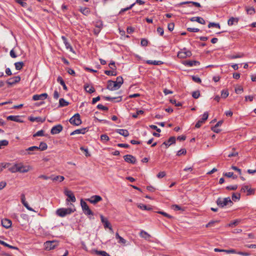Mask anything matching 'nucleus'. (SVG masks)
Here are the masks:
<instances>
[{
  "label": "nucleus",
  "mask_w": 256,
  "mask_h": 256,
  "mask_svg": "<svg viewBox=\"0 0 256 256\" xmlns=\"http://www.w3.org/2000/svg\"><path fill=\"white\" fill-rule=\"evenodd\" d=\"M62 38L65 44V46L67 49H70V51L72 50V48L70 46V44L68 42L67 38L64 36H62Z\"/></svg>",
  "instance_id": "23"
},
{
  "label": "nucleus",
  "mask_w": 256,
  "mask_h": 256,
  "mask_svg": "<svg viewBox=\"0 0 256 256\" xmlns=\"http://www.w3.org/2000/svg\"><path fill=\"white\" fill-rule=\"evenodd\" d=\"M103 98L106 100H109L111 102H114V100L117 99V100L116 101V102H120L122 100V96H118V97H114L112 98L108 96H104Z\"/></svg>",
  "instance_id": "20"
},
{
  "label": "nucleus",
  "mask_w": 256,
  "mask_h": 256,
  "mask_svg": "<svg viewBox=\"0 0 256 256\" xmlns=\"http://www.w3.org/2000/svg\"><path fill=\"white\" fill-rule=\"evenodd\" d=\"M200 96V92L199 90H196L193 92L192 93V96L194 98H198Z\"/></svg>",
  "instance_id": "47"
},
{
  "label": "nucleus",
  "mask_w": 256,
  "mask_h": 256,
  "mask_svg": "<svg viewBox=\"0 0 256 256\" xmlns=\"http://www.w3.org/2000/svg\"><path fill=\"white\" fill-rule=\"evenodd\" d=\"M229 94L228 92V90H222L221 92V96L222 98H226L228 96Z\"/></svg>",
  "instance_id": "42"
},
{
  "label": "nucleus",
  "mask_w": 256,
  "mask_h": 256,
  "mask_svg": "<svg viewBox=\"0 0 256 256\" xmlns=\"http://www.w3.org/2000/svg\"><path fill=\"white\" fill-rule=\"evenodd\" d=\"M178 56L180 58H186L185 54H184V52L182 50V51L180 52H179L178 54Z\"/></svg>",
  "instance_id": "61"
},
{
  "label": "nucleus",
  "mask_w": 256,
  "mask_h": 256,
  "mask_svg": "<svg viewBox=\"0 0 256 256\" xmlns=\"http://www.w3.org/2000/svg\"><path fill=\"white\" fill-rule=\"evenodd\" d=\"M8 144V142L7 140H0V149L2 148L3 146H6Z\"/></svg>",
  "instance_id": "45"
},
{
  "label": "nucleus",
  "mask_w": 256,
  "mask_h": 256,
  "mask_svg": "<svg viewBox=\"0 0 256 256\" xmlns=\"http://www.w3.org/2000/svg\"><path fill=\"white\" fill-rule=\"evenodd\" d=\"M88 130V128H82L81 129H78L72 132L70 135H74L75 134H84Z\"/></svg>",
  "instance_id": "19"
},
{
  "label": "nucleus",
  "mask_w": 256,
  "mask_h": 256,
  "mask_svg": "<svg viewBox=\"0 0 256 256\" xmlns=\"http://www.w3.org/2000/svg\"><path fill=\"white\" fill-rule=\"evenodd\" d=\"M170 102L173 104H174L176 106H182V104L180 102H177L176 100L175 99H171L170 100Z\"/></svg>",
  "instance_id": "44"
},
{
  "label": "nucleus",
  "mask_w": 256,
  "mask_h": 256,
  "mask_svg": "<svg viewBox=\"0 0 256 256\" xmlns=\"http://www.w3.org/2000/svg\"><path fill=\"white\" fill-rule=\"evenodd\" d=\"M158 214H161L165 217H166L168 218H172V216L169 214L166 213V212L162 211H158L157 212Z\"/></svg>",
  "instance_id": "50"
},
{
  "label": "nucleus",
  "mask_w": 256,
  "mask_h": 256,
  "mask_svg": "<svg viewBox=\"0 0 256 256\" xmlns=\"http://www.w3.org/2000/svg\"><path fill=\"white\" fill-rule=\"evenodd\" d=\"M192 80L196 82H197V83H201L202 82V80L201 79L198 77V76H192Z\"/></svg>",
  "instance_id": "53"
},
{
  "label": "nucleus",
  "mask_w": 256,
  "mask_h": 256,
  "mask_svg": "<svg viewBox=\"0 0 256 256\" xmlns=\"http://www.w3.org/2000/svg\"><path fill=\"white\" fill-rule=\"evenodd\" d=\"M67 72L70 75H72V76H75L76 75V72H75L74 71V70L70 68H68L67 69Z\"/></svg>",
  "instance_id": "63"
},
{
  "label": "nucleus",
  "mask_w": 256,
  "mask_h": 256,
  "mask_svg": "<svg viewBox=\"0 0 256 256\" xmlns=\"http://www.w3.org/2000/svg\"><path fill=\"white\" fill-rule=\"evenodd\" d=\"M3 246H6L10 248H11V249H14V250H19L18 248L16 247V246H11L7 243H6V242H4V244H3Z\"/></svg>",
  "instance_id": "55"
},
{
  "label": "nucleus",
  "mask_w": 256,
  "mask_h": 256,
  "mask_svg": "<svg viewBox=\"0 0 256 256\" xmlns=\"http://www.w3.org/2000/svg\"><path fill=\"white\" fill-rule=\"evenodd\" d=\"M238 188L237 185L230 186L226 187V189L228 190H236Z\"/></svg>",
  "instance_id": "60"
},
{
  "label": "nucleus",
  "mask_w": 256,
  "mask_h": 256,
  "mask_svg": "<svg viewBox=\"0 0 256 256\" xmlns=\"http://www.w3.org/2000/svg\"><path fill=\"white\" fill-rule=\"evenodd\" d=\"M64 194L68 196V198L66 200L67 202H74L76 201V198L71 190L66 189L64 190Z\"/></svg>",
  "instance_id": "6"
},
{
  "label": "nucleus",
  "mask_w": 256,
  "mask_h": 256,
  "mask_svg": "<svg viewBox=\"0 0 256 256\" xmlns=\"http://www.w3.org/2000/svg\"><path fill=\"white\" fill-rule=\"evenodd\" d=\"M186 150L185 148H182L178 152L176 155L178 156H180L182 154H184V155L186 154Z\"/></svg>",
  "instance_id": "51"
},
{
  "label": "nucleus",
  "mask_w": 256,
  "mask_h": 256,
  "mask_svg": "<svg viewBox=\"0 0 256 256\" xmlns=\"http://www.w3.org/2000/svg\"><path fill=\"white\" fill-rule=\"evenodd\" d=\"M96 108L98 109L102 110H104V111H107L108 110V107L104 106L103 105H102L101 104H98Z\"/></svg>",
  "instance_id": "54"
},
{
  "label": "nucleus",
  "mask_w": 256,
  "mask_h": 256,
  "mask_svg": "<svg viewBox=\"0 0 256 256\" xmlns=\"http://www.w3.org/2000/svg\"><path fill=\"white\" fill-rule=\"evenodd\" d=\"M75 211L71 208H60L56 210V214L60 217H64L68 214H70Z\"/></svg>",
  "instance_id": "1"
},
{
  "label": "nucleus",
  "mask_w": 256,
  "mask_h": 256,
  "mask_svg": "<svg viewBox=\"0 0 256 256\" xmlns=\"http://www.w3.org/2000/svg\"><path fill=\"white\" fill-rule=\"evenodd\" d=\"M176 142V138L174 136H171L169 138L168 141L164 142L162 145H165L166 148H168L171 144Z\"/></svg>",
  "instance_id": "15"
},
{
  "label": "nucleus",
  "mask_w": 256,
  "mask_h": 256,
  "mask_svg": "<svg viewBox=\"0 0 256 256\" xmlns=\"http://www.w3.org/2000/svg\"><path fill=\"white\" fill-rule=\"evenodd\" d=\"M20 80V76H16L12 78L8 79L6 81V83L12 86L18 82Z\"/></svg>",
  "instance_id": "12"
},
{
  "label": "nucleus",
  "mask_w": 256,
  "mask_h": 256,
  "mask_svg": "<svg viewBox=\"0 0 256 256\" xmlns=\"http://www.w3.org/2000/svg\"><path fill=\"white\" fill-rule=\"evenodd\" d=\"M46 250H50L54 249L56 246V243L54 241H48L44 243Z\"/></svg>",
  "instance_id": "9"
},
{
  "label": "nucleus",
  "mask_w": 256,
  "mask_h": 256,
  "mask_svg": "<svg viewBox=\"0 0 256 256\" xmlns=\"http://www.w3.org/2000/svg\"><path fill=\"white\" fill-rule=\"evenodd\" d=\"M166 174L164 172H160L157 174V177L159 178H161L165 176Z\"/></svg>",
  "instance_id": "64"
},
{
  "label": "nucleus",
  "mask_w": 256,
  "mask_h": 256,
  "mask_svg": "<svg viewBox=\"0 0 256 256\" xmlns=\"http://www.w3.org/2000/svg\"><path fill=\"white\" fill-rule=\"evenodd\" d=\"M182 50L184 52L186 57H190L192 54V52L189 50H187L186 48H184Z\"/></svg>",
  "instance_id": "57"
},
{
  "label": "nucleus",
  "mask_w": 256,
  "mask_h": 256,
  "mask_svg": "<svg viewBox=\"0 0 256 256\" xmlns=\"http://www.w3.org/2000/svg\"><path fill=\"white\" fill-rule=\"evenodd\" d=\"M80 205L84 213L86 216H94V212L90 208L87 204L82 199L80 200Z\"/></svg>",
  "instance_id": "3"
},
{
  "label": "nucleus",
  "mask_w": 256,
  "mask_h": 256,
  "mask_svg": "<svg viewBox=\"0 0 256 256\" xmlns=\"http://www.w3.org/2000/svg\"><path fill=\"white\" fill-rule=\"evenodd\" d=\"M80 150H82V151H84V152H85V156H86V157H88V156H90V154H89L88 152V149L87 148H84V147L83 146H81L80 148Z\"/></svg>",
  "instance_id": "52"
},
{
  "label": "nucleus",
  "mask_w": 256,
  "mask_h": 256,
  "mask_svg": "<svg viewBox=\"0 0 256 256\" xmlns=\"http://www.w3.org/2000/svg\"><path fill=\"white\" fill-rule=\"evenodd\" d=\"M80 11L84 15L87 16L90 13V8L86 7H81Z\"/></svg>",
  "instance_id": "28"
},
{
  "label": "nucleus",
  "mask_w": 256,
  "mask_h": 256,
  "mask_svg": "<svg viewBox=\"0 0 256 256\" xmlns=\"http://www.w3.org/2000/svg\"><path fill=\"white\" fill-rule=\"evenodd\" d=\"M2 225L6 228H8L12 226V221L10 220L4 218L2 220Z\"/></svg>",
  "instance_id": "14"
},
{
  "label": "nucleus",
  "mask_w": 256,
  "mask_h": 256,
  "mask_svg": "<svg viewBox=\"0 0 256 256\" xmlns=\"http://www.w3.org/2000/svg\"><path fill=\"white\" fill-rule=\"evenodd\" d=\"M172 208L174 210H184V209L183 208H182V207H180V206H178V204H174V205H172Z\"/></svg>",
  "instance_id": "58"
},
{
  "label": "nucleus",
  "mask_w": 256,
  "mask_h": 256,
  "mask_svg": "<svg viewBox=\"0 0 256 256\" xmlns=\"http://www.w3.org/2000/svg\"><path fill=\"white\" fill-rule=\"evenodd\" d=\"M184 64L185 66H192L200 65V62L197 60H186L184 62Z\"/></svg>",
  "instance_id": "16"
},
{
  "label": "nucleus",
  "mask_w": 256,
  "mask_h": 256,
  "mask_svg": "<svg viewBox=\"0 0 256 256\" xmlns=\"http://www.w3.org/2000/svg\"><path fill=\"white\" fill-rule=\"evenodd\" d=\"M238 18H234V17H232L228 20V26H231L234 24V22H236V23H238Z\"/></svg>",
  "instance_id": "29"
},
{
  "label": "nucleus",
  "mask_w": 256,
  "mask_h": 256,
  "mask_svg": "<svg viewBox=\"0 0 256 256\" xmlns=\"http://www.w3.org/2000/svg\"><path fill=\"white\" fill-rule=\"evenodd\" d=\"M69 104V102L66 101L64 98H61L59 100V107H64Z\"/></svg>",
  "instance_id": "27"
},
{
  "label": "nucleus",
  "mask_w": 256,
  "mask_h": 256,
  "mask_svg": "<svg viewBox=\"0 0 256 256\" xmlns=\"http://www.w3.org/2000/svg\"><path fill=\"white\" fill-rule=\"evenodd\" d=\"M124 160L130 164H134L136 163V160L134 156L130 154H127L124 156Z\"/></svg>",
  "instance_id": "11"
},
{
  "label": "nucleus",
  "mask_w": 256,
  "mask_h": 256,
  "mask_svg": "<svg viewBox=\"0 0 256 256\" xmlns=\"http://www.w3.org/2000/svg\"><path fill=\"white\" fill-rule=\"evenodd\" d=\"M116 132L120 134L123 136L124 137H127L129 136V132L126 130L118 129L116 130Z\"/></svg>",
  "instance_id": "22"
},
{
  "label": "nucleus",
  "mask_w": 256,
  "mask_h": 256,
  "mask_svg": "<svg viewBox=\"0 0 256 256\" xmlns=\"http://www.w3.org/2000/svg\"><path fill=\"white\" fill-rule=\"evenodd\" d=\"M110 68L112 70H116V66L114 62L112 60L108 64Z\"/></svg>",
  "instance_id": "39"
},
{
  "label": "nucleus",
  "mask_w": 256,
  "mask_h": 256,
  "mask_svg": "<svg viewBox=\"0 0 256 256\" xmlns=\"http://www.w3.org/2000/svg\"><path fill=\"white\" fill-rule=\"evenodd\" d=\"M64 178L62 176H58L54 178L52 177V180L53 181L59 180L60 182H61L63 181L64 180Z\"/></svg>",
  "instance_id": "38"
},
{
  "label": "nucleus",
  "mask_w": 256,
  "mask_h": 256,
  "mask_svg": "<svg viewBox=\"0 0 256 256\" xmlns=\"http://www.w3.org/2000/svg\"><path fill=\"white\" fill-rule=\"evenodd\" d=\"M208 114L207 112H204V114H202V118L200 120H202L204 122H205V121L208 119Z\"/></svg>",
  "instance_id": "59"
},
{
  "label": "nucleus",
  "mask_w": 256,
  "mask_h": 256,
  "mask_svg": "<svg viewBox=\"0 0 256 256\" xmlns=\"http://www.w3.org/2000/svg\"><path fill=\"white\" fill-rule=\"evenodd\" d=\"M140 236L141 237L146 240L150 238V236L148 232L144 230L140 232Z\"/></svg>",
  "instance_id": "34"
},
{
  "label": "nucleus",
  "mask_w": 256,
  "mask_h": 256,
  "mask_svg": "<svg viewBox=\"0 0 256 256\" xmlns=\"http://www.w3.org/2000/svg\"><path fill=\"white\" fill-rule=\"evenodd\" d=\"M120 88V86L115 81L109 80L108 81L106 88L111 90L114 91L119 89Z\"/></svg>",
  "instance_id": "5"
},
{
  "label": "nucleus",
  "mask_w": 256,
  "mask_h": 256,
  "mask_svg": "<svg viewBox=\"0 0 256 256\" xmlns=\"http://www.w3.org/2000/svg\"><path fill=\"white\" fill-rule=\"evenodd\" d=\"M57 81L62 86L64 90H68V87L66 85L64 80L61 76H58L57 78Z\"/></svg>",
  "instance_id": "25"
},
{
  "label": "nucleus",
  "mask_w": 256,
  "mask_h": 256,
  "mask_svg": "<svg viewBox=\"0 0 256 256\" xmlns=\"http://www.w3.org/2000/svg\"><path fill=\"white\" fill-rule=\"evenodd\" d=\"M102 200V198L100 196L95 195L91 196L90 198L86 199V200L88 201L90 203L92 204H96L97 202L101 201Z\"/></svg>",
  "instance_id": "10"
},
{
  "label": "nucleus",
  "mask_w": 256,
  "mask_h": 256,
  "mask_svg": "<svg viewBox=\"0 0 256 256\" xmlns=\"http://www.w3.org/2000/svg\"><path fill=\"white\" fill-rule=\"evenodd\" d=\"M7 120L19 122H23V120H20L19 116H9L7 117Z\"/></svg>",
  "instance_id": "17"
},
{
  "label": "nucleus",
  "mask_w": 256,
  "mask_h": 256,
  "mask_svg": "<svg viewBox=\"0 0 256 256\" xmlns=\"http://www.w3.org/2000/svg\"><path fill=\"white\" fill-rule=\"evenodd\" d=\"M140 44L142 46H146L148 44V41L146 39L142 38L141 40Z\"/></svg>",
  "instance_id": "62"
},
{
  "label": "nucleus",
  "mask_w": 256,
  "mask_h": 256,
  "mask_svg": "<svg viewBox=\"0 0 256 256\" xmlns=\"http://www.w3.org/2000/svg\"><path fill=\"white\" fill-rule=\"evenodd\" d=\"M138 206L142 210H151L152 208H148V206L144 204H140Z\"/></svg>",
  "instance_id": "43"
},
{
  "label": "nucleus",
  "mask_w": 256,
  "mask_h": 256,
  "mask_svg": "<svg viewBox=\"0 0 256 256\" xmlns=\"http://www.w3.org/2000/svg\"><path fill=\"white\" fill-rule=\"evenodd\" d=\"M100 217L101 222L104 224V228H108L110 230H112L110 224L108 221V219L105 218L102 215H100Z\"/></svg>",
  "instance_id": "13"
},
{
  "label": "nucleus",
  "mask_w": 256,
  "mask_h": 256,
  "mask_svg": "<svg viewBox=\"0 0 256 256\" xmlns=\"http://www.w3.org/2000/svg\"><path fill=\"white\" fill-rule=\"evenodd\" d=\"M216 203L218 206L221 208L226 206L228 203L232 204L230 197H227L224 198H218L216 202Z\"/></svg>",
  "instance_id": "2"
},
{
  "label": "nucleus",
  "mask_w": 256,
  "mask_h": 256,
  "mask_svg": "<svg viewBox=\"0 0 256 256\" xmlns=\"http://www.w3.org/2000/svg\"><path fill=\"white\" fill-rule=\"evenodd\" d=\"M16 69V70H20L24 66V63L22 62H16L14 64Z\"/></svg>",
  "instance_id": "33"
},
{
  "label": "nucleus",
  "mask_w": 256,
  "mask_h": 256,
  "mask_svg": "<svg viewBox=\"0 0 256 256\" xmlns=\"http://www.w3.org/2000/svg\"><path fill=\"white\" fill-rule=\"evenodd\" d=\"M208 27L209 28H210L211 27H215L218 28H220V24L218 23H215V22H210L208 24Z\"/></svg>",
  "instance_id": "40"
},
{
  "label": "nucleus",
  "mask_w": 256,
  "mask_h": 256,
  "mask_svg": "<svg viewBox=\"0 0 256 256\" xmlns=\"http://www.w3.org/2000/svg\"><path fill=\"white\" fill-rule=\"evenodd\" d=\"M18 172L21 173H25L28 172L30 170V166H24L22 162L18 163Z\"/></svg>",
  "instance_id": "7"
},
{
  "label": "nucleus",
  "mask_w": 256,
  "mask_h": 256,
  "mask_svg": "<svg viewBox=\"0 0 256 256\" xmlns=\"http://www.w3.org/2000/svg\"><path fill=\"white\" fill-rule=\"evenodd\" d=\"M246 10L248 14L253 15L255 14V9L253 7L246 8Z\"/></svg>",
  "instance_id": "36"
},
{
  "label": "nucleus",
  "mask_w": 256,
  "mask_h": 256,
  "mask_svg": "<svg viewBox=\"0 0 256 256\" xmlns=\"http://www.w3.org/2000/svg\"><path fill=\"white\" fill-rule=\"evenodd\" d=\"M84 89L89 94H92L95 92L94 88L92 86H90L88 84H85L84 85Z\"/></svg>",
  "instance_id": "21"
},
{
  "label": "nucleus",
  "mask_w": 256,
  "mask_h": 256,
  "mask_svg": "<svg viewBox=\"0 0 256 256\" xmlns=\"http://www.w3.org/2000/svg\"><path fill=\"white\" fill-rule=\"evenodd\" d=\"M146 63L149 64L153 65H160L164 64V62L160 60H148L146 61Z\"/></svg>",
  "instance_id": "26"
},
{
  "label": "nucleus",
  "mask_w": 256,
  "mask_h": 256,
  "mask_svg": "<svg viewBox=\"0 0 256 256\" xmlns=\"http://www.w3.org/2000/svg\"><path fill=\"white\" fill-rule=\"evenodd\" d=\"M93 251L98 255H100L102 256H110V254L105 251L98 250H94Z\"/></svg>",
  "instance_id": "30"
},
{
  "label": "nucleus",
  "mask_w": 256,
  "mask_h": 256,
  "mask_svg": "<svg viewBox=\"0 0 256 256\" xmlns=\"http://www.w3.org/2000/svg\"><path fill=\"white\" fill-rule=\"evenodd\" d=\"M44 136V131L43 130H40L37 132L36 134L33 135L34 137L36 136Z\"/></svg>",
  "instance_id": "49"
},
{
  "label": "nucleus",
  "mask_w": 256,
  "mask_h": 256,
  "mask_svg": "<svg viewBox=\"0 0 256 256\" xmlns=\"http://www.w3.org/2000/svg\"><path fill=\"white\" fill-rule=\"evenodd\" d=\"M63 130V126L62 125L59 124L53 126L50 130L52 134H59Z\"/></svg>",
  "instance_id": "8"
},
{
  "label": "nucleus",
  "mask_w": 256,
  "mask_h": 256,
  "mask_svg": "<svg viewBox=\"0 0 256 256\" xmlns=\"http://www.w3.org/2000/svg\"><path fill=\"white\" fill-rule=\"evenodd\" d=\"M240 198V194H234L233 193L232 194V200L234 201H236V200H239Z\"/></svg>",
  "instance_id": "41"
},
{
  "label": "nucleus",
  "mask_w": 256,
  "mask_h": 256,
  "mask_svg": "<svg viewBox=\"0 0 256 256\" xmlns=\"http://www.w3.org/2000/svg\"><path fill=\"white\" fill-rule=\"evenodd\" d=\"M70 122L74 126H79L82 124V120L80 119V115L79 114H76L70 120Z\"/></svg>",
  "instance_id": "4"
},
{
  "label": "nucleus",
  "mask_w": 256,
  "mask_h": 256,
  "mask_svg": "<svg viewBox=\"0 0 256 256\" xmlns=\"http://www.w3.org/2000/svg\"><path fill=\"white\" fill-rule=\"evenodd\" d=\"M47 148V144L44 142H41L39 146H38V150L42 151L46 150Z\"/></svg>",
  "instance_id": "31"
},
{
  "label": "nucleus",
  "mask_w": 256,
  "mask_h": 256,
  "mask_svg": "<svg viewBox=\"0 0 256 256\" xmlns=\"http://www.w3.org/2000/svg\"><path fill=\"white\" fill-rule=\"evenodd\" d=\"M17 166H18V163H15L13 165L11 166L8 168V170L12 172H13V173L16 172H18Z\"/></svg>",
  "instance_id": "32"
},
{
  "label": "nucleus",
  "mask_w": 256,
  "mask_h": 256,
  "mask_svg": "<svg viewBox=\"0 0 256 256\" xmlns=\"http://www.w3.org/2000/svg\"><path fill=\"white\" fill-rule=\"evenodd\" d=\"M190 20L191 22L196 21L202 24H206L203 18L199 16L192 17L190 18Z\"/></svg>",
  "instance_id": "18"
},
{
  "label": "nucleus",
  "mask_w": 256,
  "mask_h": 256,
  "mask_svg": "<svg viewBox=\"0 0 256 256\" xmlns=\"http://www.w3.org/2000/svg\"><path fill=\"white\" fill-rule=\"evenodd\" d=\"M116 82L118 84V86H121L124 82L123 78L122 76H118L117 77L116 80Z\"/></svg>",
  "instance_id": "48"
},
{
  "label": "nucleus",
  "mask_w": 256,
  "mask_h": 256,
  "mask_svg": "<svg viewBox=\"0 0 256 256\" xmlns=\"http://www.w3.org/2000/svg\"><path fill=\"white\" fill-rule=\"evenodd\" d=\"M32 100H44L42 96L40 94H34L32 96Z\"/></svg>",
  "instance_id": "46"
},
{
  "label": "nucleus",
  "mask_w": 256,
  "mask_h": 256,
  "mask_svg": "<svg viewBox=\"0 0 256 256\" xmlns=\"http://www.w3.org/2000/svg\"><path fill=\"white\" fill-rule=\"evenodd\" d=\"M104 74L108 76H116L117 75L116 71L112 70H105Z\"/></svg>",
  "instance_id": "35"
},
{
  "label": "nucleus",
  "mask_w": 256,
  "mask_h": 256,
  "mask_svg": "<svg viewBox=\"0 0 256 256\" xmlns=\"http://www.w3.org/2000/svg\"><path fill=\"white\" fill-rule=\"evenodd\" d=\"M29 120L31 122L36 121L37 122H44L46 120V118H42L41 117H30Z\"/></svg>",
  "instance_id": "24"
},
{
  "label": "nucleus",
  "mask_w": 256,
  "mask_h": 256,
  "mask_svg": "<svg viewBox=\"0 0 256 256\" xmlns=\"http://www.w3.org/2000/svg\"><path fill=\"white\" fill-rule=\"evenodd\" d=\"M100 139L102 140L104 142H108L110 140L109 137L106 134H105L101 135Z\"/></svg>",
  "instance_id": "56"
},
{
  "label": "nucleus",
  "mask_w": 256,
  "mask_h": 256,
  "mask_svg": "<svg viewBox=\"0 0 256 256\" xmlns=\"http://www.w3.org/2000/svg\"><path fill=\"white\" fill-rule=\"evenodd\" d=\"M116 239L119 240V242H118L119 243H122L124 244H126V240L124 238H123L122 237L120 236V235L118 234V232H116Z\"/></svg>",
  "instance_id": "37"
}]
</instances>
